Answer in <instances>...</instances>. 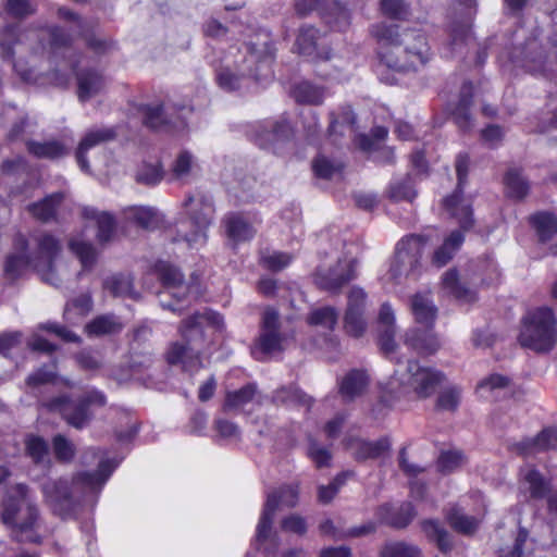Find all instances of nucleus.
Masks as SVG:
<instances>
[{"label":"nucleus","mask_w":557,"mask_h":557,"mask_svg":"<svg viewBox=\"0 0 557 557\" xmlns=\"http://www.w3.org/2000/svg\"><path fill=\"white\" fill-rule=\"evenodd\" d=\"M371 34L386 51L381 52L382 62L395 71L418 70L430 59V48L423 34L418 30H406L400 35L393 25L379 23L372 26Z\"/></svg>","instance_id":"f257e3e1"},{"label":"nucleus","mask_w":557,"mask_h":557,"mask_svg":"<svg viewBox=\"0 0 557 557\" xmlns=\"http://www.w3.org/2000/svg\"><path fill=\"white\" fill-rule=\"evenodd\" d=\"M117 463V461H101L95 473H78L71 482L67 480L46 481L41 485L46 504L54 513L61 517L69 516L76 500L96 493L104 485Z\"/></svg>","instance_id":"f03ea898"},{"label":"nucleus","mask_w":557,"mask_h":557,"mask_svg":"<svg viewBox=\"0 0 557 557\" xmlns=\"http://www.w3.org/2000/svg\"><path fill=\"white\" fill-rule=\"evenodd\" d=\"M223 326V318L213 311H206L189 318L181 329L186 344H172L166 352L168 362L173 366L180 364L188 371L197 369L200 367L199 352L206 333L221 331Z\"/></svg>","instance_id":"7ed1b4c3"},{"label":"nucleus","mask_w":557,"mask_h":557,"mask_svg":"<svg viewBox=\"0 0 557 557\" xmlns=\"http://www.w3.org/2000/svg\"><path fill=\"white\" fill-rule=\"evenodd\" d=\"M1 518L17 541L32 543L40 541L39 510L26 485L17 484L9 491L3 502Z\"/></svg>","instance_id":"20e7f679"},{"label":"nucleus","mask_w":557,"mask_h":557,"mask_svg":"<svg viewBox=\"0 0 557 557\" xmlns=\"http://www.w3.org/2000/svg\"><path fill=\"white\" fill-rule=\"evenodd\" d=\"M15 251L10 253L5 260L4 274L9 280H15L34 268L41 278L52 285L59 280L52 271L55 257L60 252L59 243L50 235H44L38 242V256L29 260L26 256V240L23 236L15 239Z\"/></svg>","instance_id":"39448f33"},{"label":"nucleus","mask_w":557,"mask_h":557,"mask_svg":"<svg viewBox=\"0 0 557 557\" xmlns=\"http://www.w3.org/2000/svg\"><path fill=\"white\" fill-rule=\"evenodd\" d=\"M440 372L409 362L406 368H398L394 375L381 383L382 399L386 404L413 392L419 398L429 397L442 382Z\"/></svg>","instance_id":"423d86ee"},{"label":"nucleus","mask_w":557,"mask_h":557,"mask_svg":"<svg viewBox=\"0 0 557 557\" xmlns=\"http://www.w3.org/2000/svg\"><path fill=\"white\" fill-rule=\"evenodd\" d=\"M185 215L176 223L175 242L185 243L190 249H199L207 244V230L212 221L213 208L210 201L188 197L184 202Z\"/></svg>","instance_id":"0eeeda50"},{"label":"nucleus","mask_w":557,"mask_h":557,"mask_svg":"<svg viewBox=\"0 0 557 557\" xmlns=\"http://www.w3.org/2000/svg\"><path fill=\"white\" fill-rule=\"evenodd\" d=\"M519 342L523 347L544 352L557 342V319L548 307L529 310L522 319Z\"/></svg>","instance_id":"6e6552de"},{"label":"nucleus","mask_w":557,"mask_h":557,"mask_svg":"<svg viewBox=\"0 0 557 557\" xmlns=\"http://www.w3.org/2000/svg\"><path fill=\"white\" fill-rule=\"evenodd\" d=\"M83 216L86 221L85 230L81 235L70 239V249L78 257L84 268L90 265L95 258L96 251L89 242L85 238V232L89 227H97V238L100 243L108 242L114 232V220L107 212H99L94 208H84Z\"/></svg>","instance_id":"1a4fd4ad"},{"label":"nucleus","mask_w":557,"mask_h":557,"mask_svg":"<svg viewBox=\"0 0 557 557\" xmlns=\"http://www.w3.org/2000/svg\"><path fill=\"white\" fill-rule=\"evenodd\" d=\"M424 247V236L411 235L403 238L396 247L389 269L383 276L384 282H398L408 276L418 265Z\"/></svg>","instance_id":"9d476101"},{"label":"nucleus","mask_w":557,"mask_h":557,"mask_svg":"<svg viewBox=\"0 0 557 557\" xmlns=\"http://www.w3.org/2000/svg\"><path fill=\"white\" fill-rule=\"evenodd\" d=\"M550 21V29L546 36L548 50L546 51L542 40L529 39L519 54L515 55V62L520 63L529 71H540L545 59L557 61V8L552 12Z\"/></svg>","instance_id":"9b49d317"},{"label":"nucleus","mask_w":557,"mask_h":557,"mask_svg":"<svg viewBox=\"0 0 557 557\" xmlns=\"http://www.w3.org/2000/svg\"><path fill=\"white\" fill-rule=\"evenodd\" d=\"M106 396L97 389L86 392L78 403L66 398H57L49 404L53 411H59L62 417L74 428L81 429L87 424L91 417V408L106 405Z\"/></svg>","instance_id":"f8f14e48"},{"label":"nucleus","mask_w":557,"mask_h":557,"mask_svg":"<svg viewBox=\"0 0 557 557\" xmlns=\"http://www.w3.org/2000/svg\"><path fill=\"white\" fill-rule=\"evenodd\" d=\"M469 169V158L459 154L456 160V172L458 176L457 190L449 197L444 199L443 206L446 212L459 223L463 231L469 230L473 225L471 199L466 198L461 191Z\"/></svg>","instance_id":"ddd939ff"},{"label":"nucleus","mask_w":557,"mask_h":557,"mask_svg":"<svg viewBox=\"0 0 557 557\" xmlns=\"http://www.w3.org/2000/svg\"><path fill=\"white\" fill-rule=\"evenodd\" d=\"M287 337L278 330V314L273 309H267L262 315L261 332L256 342L252 354L257 359L283 350L286 346Z\"/></svg>","instance_id":"4468645a"},{"label":"nucleus","mask_w":557,"mask_h":557,"mask_svg":"<svg viewBox=\"0 0 557 557\" xmlns=\"http://www.w3.org/2000/svg\"><path fill=\"white\" fill-rule=\"evenodd\" d=\"M297 502L298 485H288L280 490L277 493L268 495L264 509L257 525L258 544H265L275 511L282 507H293Z\"/></svg>","instance_id":"2eb2a0df"},{"label":"nucleus","mask_w":557,"mask_h":557,"mask_svg":"<svg viewBox=\"0 0 557 557\" xmlns=\"http://www.w3.org/2000/svg\"><path fill=\"white\" fill-rule=\"evenodd\" d=\"M58 15L60 20L64 22L70 34L67 36H63L59 34L58 29L50 32V45L52 47H61L70 42L74 36L83 35L86 37L87 44L94 49L98 50L104 44L100 40H94L91 37L87 35V24L83 22L75 13L71 10L61 8L59 9Z\"/></svg>","instance_id":"dca6fc26"},{"label":"nucleus","mask_w":557,"mask_h":557,"mask_svg":"<svg viewBox=\"0 0 557 557\" xmlns=\"http://www.w3.org/2000/svg\"><path fill=\"white\" fill-rule=\"evenodd\" d=\"M366 300L367 295L362 288L355 286L349 290L344 326L352 337H360L366 331L363 318Z\"/></svg>","instance_id":"f3484780"},{"label":"nucleus","mask_w":557,"mask_h":557,"mask_svg":"<svg viewBox=\"0 0 557 557\" xmlns=\"http://www.w3.org/2000/svg\"><path fill=\"white\" fill-rule=\"evenodd\" d=\"M355 272L356 259L354 257L341 259L335 267L327 270H319L315 283L325 290H337L355 277Z\"/></svg>","instance_id":"a211bd4d"},{"label":"nucleus","mask_w":557,"mask_h":557,"mask_svg":"<svg viewBox=\"0 0 557 557\" xmlns=\"http://www.w3.org/2000/svg\"><path fill=\"white\" fill-rule=\"evenodd\" d=\"M395 311L389 304H383L377 317L379 344L386 355L395 352L397 344L395 342L396 325Z\"/></svg>","instance_id":"6ab92c4d"},{"label":"nucleus","mask_w":557,"mask_h":557,"mask_svg":"<svg viewBox=\"0 0 557 557\" xmlns=\"http://www.w3.org/2000/svg\"><path fill=\"white\" fill-rule=\"evenodd\" d=\"M290 136L292 128L286 121L267 122L260 126L256 141L261 148L276 151L280 145L289 139Z\"/></svg>","instance_id":"aec40b11"},{"label":"nucleus","mask_w":557,"mask_h":557,"mask_svg":"<svg viewBox=\"0 0 557 557\" xmlns=\"http://www.w3.org/2000/svg\"><path fill=\"white\" fill-rule=\"evenodd\" d=\"M157 274L162 281L163 290L161 295H170L177 299L184 298L190 293L191 287L185 284L178 270L171 264L161 262L157 267Z\"/></svg>","instance_id":"412c9836"},{"label":"nucleus","mask_w":557,"mask_h":557,"mask_svg":"<svg viewBox=\"0 0 557 557\" xmlns=\"http://www.w3.org/2000/svg\"><path fill=\"white\" fill-rule=\"evenodd\" d=\"M227 238L234 245L251 239L256 230L242 214L231 213L223 219Z\"/></svg>","instance_id":"4be33fe9"},{"label":"nucleus","mask_w":557,"mask_h":557,"mask_svg":"<svg viewBox=\"0 0 557 557\" xmlns=\"http://www.w3.org/2000/svg\"><path fill=\"white\" fill-rule=\"evenodd\" d=\"M369 385V376L362 370H351L339 382V393L345 400L361 396Z\"/></svg>","instance_id":"5701e85b"},{"label":"nucleus","mask_w":557,"mask_h":557,"mask_svg":"<svg viewBox=\"0 0 557 557\" xmlns=\"http://www.w3.org/2000/svg\"><path fill=\"white\" fill-rule=\"evenodd\" d=\"M115 133L112 128H97L88 132L82 141L79 143V146L77 148V162L81 166V169L85 172L89 171V165L85 159V153L91 149L92 147L106 143L108 140H111L114 138Z\"/></svg>","instance_id":"b1692460"},{"label":"nucleus","mask_w":557,"mask_h":557,"mask_svg":"<svg viewBox=\"0 0 557 557\" xmlns=\"http://www.w3.org/2000/svg\"><path fill=\"white\" fill-rule=\"evenodd\" d=\"M411 311L416 321L428 327L434 323L437 313L430 295L420 293L412 297Z\"/></svg>","instance_id":"393cba45"},{"label":"nucleus","mask_w":557,"mask_h":557,"mask_svg":"<svg viewBox=\"0 0 557 557\" xmlns=\"http://www.w3.org/2000/svg\"><path fill=\"white\" fill-rule=\"evenodd\" d=\"M465 240L461 231H454L444 238L442 245L434 251L432 262L437 268L445 265L453 259Z\"/></svg>","instance_id":"a878e982"},{"label":"nucleus","mask_w":557,"mask_h":557,"mask_svg":"<svg viewBox=\"0 0 557 557\" xmlns=\"http://www.w3.org/2000/svg\"><path fill=\"white\" fill-rule=\"evenodd\" d=\"M104 88V81L96 72L87 71L77 75V94L81 101H87L100 94Z\"/></svg>","instance_id":"bb28decb"},{"label":"nucleus","mask_w":557,"mask_h":557,"mask_svg":"<svg viewBox=\"0 0 557 557\" xmlns=\"http://www.w3.org/2000/svg\"><path fill=\"white\" fill-rule=\"evenodd\" d=\"M510 381L500 374H491L476 386V394L483 399H493L505 395L509 389Z\"/></svg>","instance_id":"cd10ccee"},{"label":"nucleus","mask_w":557,"mask_h":557,"mask_svg":"<svg viewBox=\"0 0 557 557\" xmlns=\"http://www.w3.org/2000/svg\"><path fill=\"white\" fill-rule=\"evenodd\" d=\"M198 163L189 151H181L171 168V175L174 180L186 182L196 174Z\"/></svg>","instance_id":"c85d7f7f"},{"label":"nucleus","mask_w":557,"mask_h":557,"mask_svg":"<svg viewBox=\"0 0 557 557\" xmlns=\"http://www.w3.org/2000/svg\"><path fill=\"white\" fill-rule=\"evenodd\" d=\"M338 312L330 306L313 308L307 317V323L310 326L319 327L324 331H333L337 324Z\"/></svg>","instance_id":"c756f323"},{"label":"nucleus","mask_w":557,"mask_h":557,"mask_svg":"<svg viewBox=\"0 0 557 557\" xmlns=\"http://www.w3.org/2000/svg\"><path fill=\"white\" fill-rule=\"evenodd\" d=\"M443 289L461 302H472L475 300V294L462 286L458 280L457 272L447 271L442 278Z\"/></svg>","instance_id":"7c9ffc66"},{"label":"nucleus","mask_w":557,"mask_h":557,"mask_svg":"<svg viewBox=\"0 0 557 557\" xmlns=\"http://www.w3.org/2000/svg\"><path fill=\"white\" fill-rule=\"evenodd\" d=\"M326 91L310 82H301L294 87L293 97L299 103L320 104L324 100Z\"/></svg>","instance_id":"2f4dec72"},{"label":"nucleus","mask_w":557,"mask_h":557,"mask_svg":"<svg viewBox=\"0 0 557 557\" xmlns=\"http://www.w3.org/2000/svg\"><path fill=\"white\" fill-rule=\"evenodd\" d=\"M28 150L38 158L57 159L67 153L69 145L60 140L32 141L28 144Z\"/></svg>","instance_id":"473e14b6"},{"label":"nucleus","mask_w":557,"mask_h":557,"mask_svg":"<svg viewBox=\"0 0 557 557\" xmlns=\"http://www.w3.org/2000/svg\"><path fill=\"white\" fill-rule=\"evenodd\" d=\"M520 488L528 491L531 497H542L546 491V482L542 475L533 468L521 470Z\"/></svg>","instance_id":"72a5a7b5"},{"label":"nucleus","mask_w":557,"mask_h":557,"mask_svg":"<svg viewBox=\"0 0 557 557\" xmlns=\"http://www.w3.org/2000/svg\"><path fill=\"white\" fill-rule=\"evenodd\" d=\"M91 305L89 295H82L73 299L65 307V320L72 324L78 323L91 310Z\"/></svg>","instance_id":"f704fd0d"},{"label":"nucleus","mask_w":557,"mask_h":557,"mask_svg":"<svg viewBox=\"0 0 557 557\" xmlns=\"http://www.w3.org/2000/svg\"><path fill=\"white\" fill-rule=\"evenodd\" d=\"M450 527L459 533L472 534L479 527V520L466 515L459 508H453L447 515Z\"/></svg>","instance_id":"c9c22d12"},{"label":"nucleus","mask_w":557,"mask_h":557,"mask_svg":"<svg viewBox=\"0 0 557 557\" xmlns=\"http://www.w3.org/2000/svg\"><path fill=\"white\" fill-rule=\"evenodd\" d=\"M256 397V388L252 385H247L239 391L230 392L226 395L224 409L225 410H242L248 404L252 403Z\"/></svg>","instance_id":"e433bc0d"},{"label":"nucleus","mask_w":557,"mask_h":557,"mask_svg":"<svg viewBox=\"0 0 557 557\" xmlns=\"http://www.w3.org/2000/svg\"><path fill=\"white\" fill-rule=\"evenodd\" d=\"M240 71L242 75L248 72L258 81L270 75V60L268 58L261 60L255 51H250L249 55L245 58Z\"/></svg>","instance_id":"4c0bfd02"},{"label":"nucleus","mask_w":557,"mask_h":557,"mask_svg":"<svg viewBox=\"0 0 557 557\" xmlns=\"http://www.w3.org/2000/svg\"><path fill=\"white\" fill-rule=\"evenodd\" d=\"M125 214L145 228H152L160 222L159 213L152 208L131 207Z\"/></svg>","instance_id":"58836bf2"},{"label":"nucleus","mask_w":557,"mask_h":557,"mask_svg":"<svg viewBox=\"0 0 557 557\" xmlns=\"http://www.w3.org/2000/svg\"><path fill=\"white\" fill-rule=\"evenodd\" d=\"M122 324L113 315H101L92 320L86 325V332L88 335H104L111 334L121 330Z\"/></svg>","instance_id":"ea45409f"},{"label":"nucleus","mask_w":557,"mask_h":557,"mask_svg":"<svg viewBox=\"0 0 557 557\" xmlns=\"http://www.w3.org/2000/svg\"><path fill=\"white\" fill-rule=\"evenodd\" d=\"M61 194L51 195L40 202L33 203L29 207V211L35 218L47 221L54 216L57 207L61 202Z\"/></svg>","instance_id":"a19ab883"},{"label":"nucleus","mask_w":557,"mask_h":557,"mask_svg":"<svg viewBox=\"0 0 557 557\" xmlns=\"http://www.w3.org/2000/svg\"><path fill=\"white\" fill-rule=\"evenodd\" d=\"M532 223L542 242L548 240L554 234L557 233L556 218L546 212H541L532 216Z\"/></svg>","instance_id":"79ce46f5"},{"label":"nucleus","mask_w":557,"mask_h":557,"mask_svg":"<svg viewBox=\"0 0 557 557\" xmlns=\"http://www.w3.org/2000/svg\"><path fill=\"white\" fill-rule=\"evenodd\" d=\"M505 185L508 195L516 199L523 198L529 191V184L522 177L520 171L509 170L505 176Z\"/></svg>","instance_id":"37998d69"},{"label":"nucleus","mask_w":557,"mask_h":557,"mask_svg":"<svg viewBox=\"0 0 557 557\" xmlns=\"http://www.w3.org/2000/svg\"><path fill=\"white\" fill-rule=\"evenodd\" d=\"M422 529L425 535L435 541L438 548L446 552L450 548V541L447 531L435 520H425L422 523Z\"/></svg>","instance_id":"c03bdc74"},{"label":"nucleus","mask_w":557,"mask_h":557,"mask_svg":"<svg viewBox=\"0 0 557 557\" xmlns=\"http://www.w3.org/2000/svg\"><path fill=\"white\" fill-rule=\"evenodd\" d=\"M25 448L27 455L36 463L45 462L49 456L47 442L37 435H28L25 440Z\"/></svg>","instance_id":"a18cd8bd"},{"label":"nucleus","mask_w":557,"mask_h":557,"mask_svg":"<svg viewBox=\"0 0 557 557\" xmlns=\"http://www.w3.org/2000/svg\"><path fill=\"white\" fill-rule=\"evenodd\" d=\"M325 23L331 25L332 28L343 30L349 25V14L345 8L339 7L337 3H332L330 8L323 13Z\"/></svg>","instance_id":"49530a36"},{"label":"nucleus","mask_w":557,"mask_h":557,"mask_svg":"<svg viewBox=\"0 0 557 557\" xmlns=\"http://www.w3.org/2000/svg\"><path fill=\"white\" fill-rule=\"evenodd\" d=\"M557 446V431L545 429L535 438L528 444L529 453H537L554 448Z\"/></svg>","instance_id":"de8ad7c7"},{"label":"nucleus","mask_w":557,"mask_h":557,"mask_svg":"<svg viewBox=\"0 0 557 557\" xmlns=\"http://www.w3.org/2000/svg\"><path fill=\"white\" fill-rule=\"evenodd\" d=\"M163 172L159 161L143 163L136 174V180L146 185H154L162 178Z\"/></svg>","instance_id":"09e8293b"},{"label":"nucleus","mask_w":557,"mask_h":557,"mask_svg":"<svg viewBox=\"0 0 557 557\" xmlns=\"http://www.w3.org/2000/svg\"><path fill=\"white\" fill-rule=\"evenodd\" d=\"M406 344L419 350L421 354H433L440 347V342L432 332L424 333L421 338H413L410 334H407Z\"/></svg>","instance_id":"8fccbe9b"},{"label":"nucleus","mask_w":557,"mask_h":557,"mask_svg":"<svg viewBox=\"0 0 557 557\" xmlns=\"http://www.w3.org/2000/svg\"><path fill=\"white\" fill-rule=\"evenodd\" d=\"M318 30L313 27L302 28L297 36L296 47L299 53L312 55L317 49Z\"/></svg>","instance_id":"3c124183"},{"label":"nucleus","mask_w":557,"mask_h":557,"mask_svg":"<svg viewBox=\"0 0 557 557\" xmlns=\"http://www.w3.org/2000/svg\"><path fill=\"white\" fill-rule=\"evenodd\" d=\"M380 557H421V554L419 548L413 545L392 543L382 549Z\"/></svg>","instance_id":"603ef678"},{"label":"nucleus","mask_w":557,"mask_h":557,"mask_svg":"<svg viewBox=\"0 0 557 557\" xmlns=\"http://www.w3.org/2000/svg\"><path fill=\"white\" fill-rule=\"evenodd\" d=\"M275 398L292 405H301L305 407L311 405V398L297 387L283 388L277 392Z\"/></svg>","instance_id":"864d4df0"},{"label":"nucleus","mask_w":557,"mask_h":557,"mask_svg":"<svg viewBox=\"0 0 557 557\" xmlns=\"http://www.w3.org/2000/svg\"><path fill=\"white\" fill-rule=\"evenodd\" d=\"M460 401V389L456 386H450L441 392L437 398V407L442 410L453 411Z\"/></svg>","instance_id":"5fc2aeb1"},{"label":"nucleus","mask_w":557,"mask_h":557,"mask_svg":"<svg viewBox=\"0 0 557 557\" xmlns=\"http://www.w3.org/2000/svg\"><path fill=\"white\" fill-rule=\"evenodd\" d=\"M463 463V456L458 450H448L441 454L437 466L442 472H451Z\"/></svg>","instance_id":"6e6d98bb"},{"label":"nucleus","mask_w":557,"mask_h":557,"mask_svg":"<svg viewBox=\"0 0 557 557\" xmlns=\"http://www.w3.org/2000/svg\"><path fill=\"white\" fill-rule=\"evenodd\" d=\"M354 115L349 107L342 109V116L335 117L331 114L330 134L343 133L344 129L352 131Z\"/></svg>","instance_id":"4d7b16f0"},{"label":"nucleus","mask_w":557,"mask_h":557,"mask_svg":"<svg viewBox=\"0 0 557 557\" xmlns=\"http://www.w3.org/2000/svg\"><path fill=\"white\" fill-rule=\"evenodd\" d=\"M293 257L286 252L273 251L261 257L264 267L273 271H280L292 262Z\"/></svg>","instance_id":"13d9d810"},{"label":"nucleus","mask_w":557,"mask_h":557,"mask_svg":"<svg viewBox=\"0 0 557 557\" xmlns=\"http://www.w3.org/2000/svg\"><path fill=\"white\" fill-rule=\"evenodd\" d=\"M360 448L361 458H376L382 456L389 448V443L385 438L376 442H362L360 443Z\"/></svg>","instance_id":"bf43d9fd"},{"label":"nucleus","mask_w":557,"mask_h":557,"mask_svg":"<svg viewBox=\"0 0 557 557\" xmlns=\"http://www.w3.org/2000/svg\"><path fill=\"white\" fill-rule=\"evenodd\" d=\"M527 536L528 534L525 530H519L510 545H505L499 548V557H521L522 545L524 544Z\"/></svg>","instance_id":"052dcab7"},{"label":"nucleus","mask_w":557,"mask_h":557,"mask_svg":"<svg viewBox=\"0 0 557 557\" xmlns=\"http://www.w3.org/2000/svg\"><path fill=\"white\" fill-rule=\"evenodd\" d=\"M53 450L55 457L62 461L71 460L75 453L74 445L62 435L53 438Z\"/></svg>","instance_id":"680f3d73"},{"label":"nucleus","mask_w":557,"mask_h":557,"mask_svg":"<svg viewBox=\"0 0 557 557\" xmlns=\"http://www.w3.org/2000/svg\"><path fill=\"white\" fill-rule=\"evenodd\" d=\"M387 136V129L385 127H375L373 129L374 139H369L366 135H359L356 139L357 145L364 151H371L379 147V143L384 140Z\"/></svg>","instance_id":"e2e57ef3"},{"label":"nucleus","mask_w":557,"mask_h":557,"mask_svg":"<svg viewBox=\"0 0 557 557\" xmlns=\"http://www.w3.org/2000/svg\"><path fill=\"white\" fill-rule=\"evenodd\" d=\"M389 195L394 200H412L416 191L410 183L406 180L404 182H396L391 185Z\"/></svg>","instance_id":"0e129e2a"},{"label":"nucleus","mask_w":557,"mask_h":557,"mask_svg":"<svg viewBox=\"0 0 557 557\" xmlns=\"http://www.w3.org/2000/svg\"><path fill=\"white\" fill-rule=\"evenodd\" d=\"M144 123L153 128H159L164 124L163 108L161 106L145 107L141 109Z\"/></svg>","instance_id":"69168bd1"},{"label":"nucleus","mask_w":557,"mask_h":557,"mask_svg":"<svg viewBox=\"0 0 557 557\" xmlns=\"http://www.w3.org/2000/svg\"><path fill=\"white\" fill-rule=\"evenodd\" d=\"M35 7L30 0H8L7 12L14 17H24L32 14Z\"/></svg>","instance_id":"338daca9"},{"label":"nucleus","mask_w":557,"mask_h":557,"mask_svg":"<svg viewBox=\"0 0 557 557\" xmlns=\"http://www.w3.org/2000/svg\"><path fill=\"white\" fill-rule=\"evenodd\" d=\"M313 171L318 177L331 178L339 171V166L331 162L329 159L319 157L313 162Z\"/></svg>","instance_id":"774afa93"}]
</instances>
